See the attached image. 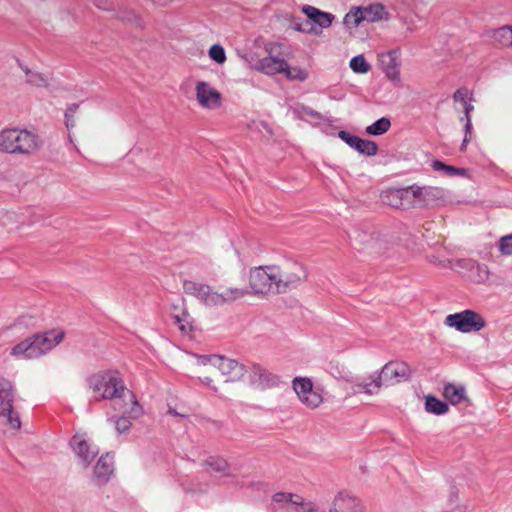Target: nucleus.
Returning <instances> with one entry per match:
<instances>
[{
    "label": "nucleus",
    "instance_id": "c85d7f7f",
    "mask_svg": "<svg viewBox=\"0 0 512 512\" xmlns=\"http://www.w3.org/2000/svg\"><path fill=\"white\" fill-rule=\"evenodd\" d=\"M380 199L382 203L393 208L401 209V202L398 188H388L381 192Z\"/></svg>",
    "mask_w": 512,
    "mask_h": 512
},
{
    "label": "nucleus",
    "instance_id": "72a5a7b5",
    "mask_svg": "<svg viewBox=\"0 0 512 512\" xmlns=\"http://www.w3.org/2000/svg\"><path fill=\"white\" fill-rule=\"evenodd\" d=\"M283 74L288 80H297L300 82L305 81L309 77V72L306 69L300 67H290L286 62V67L283 70Z\"/></svg>",
    "mask_w": 512,
    "mask_h": 512
},
{
    "label": "nucleus",
    "instance_id": "6ab92c4d",
    "mask_svg": "<svg viewBox=\"0 0 512 512\" xmlns=\"http://www.w3.org/2000/svg\"><path fill=\"white\" fill-rule=\"evenodd\" d=\"M31 337L36 349H40L42 347L51 349L63 341L65 332L62 329L57 328L34 334Z\"/></svg>",
    "mask_w": 512,
    "mask_h": 512
},
{
    "label": "nucleus",
    "instance_id": "a211bd4d",
    "mask_svg": "<svg viewBox=\"0 0 512 512\" xmlns=\"http://www.w3.org/2000/svg\"><path fill=\"white\" fill-rule=\"evenodd\" d=\"M338 136L347 145L354 148L358 152L367 156H373L377 153L378 146L374 141L361 139L357 136L351 135L346 131H340Z\"/></svg>",
    "mask_w": 512,
    "mask_h": 512
},
{
    "label": "nucleus",
    "instance_id": "dca6fc26",
    "mask_svg": "<svg viewBox=\"0 0 512 512\" xmlns=\"http://www.w3.org/2000/svg\"><path fill=\"white\" fill-rule=\"evenodd\" d=\"M115 471V456L107 452L102 454L96 461L93 467L92 477L99 483H106L114 476Z\"/></svg>",
    "mask_w": 512,
    "mask_h": 512
},
{
    "label": "nucleus",
    "instance_id": "c756f323",
    "mask_svg": "<svg viewBox=\"0 0 512 512\" xmlns=\"http://www.w3.org/2000/svg\"><path fill=\"white\" fill-rule=\"evenodd\" d=\"M365 21L363 7L352 8L344 17V24L348 28H356Z\"/></svg>",
    "mask_w": 512,
    "mask_h": 512
},
{
    "label": "nucleus",
    "instance_id": "49530a36",
    "mask_svg": "<svg viewBox=\"0 0 512 512\" xmlns=\"http://www.w3.org/2000/svg\"><path fill=\"white\" fill-rule=\"evenodd\" d=\"M432 168L435 171H444L448 176H455L456 167L447 165L439 160L432 162Z\"/></svg>",
    "mask_w": 512,
    "mask_h": 512
},
{
    "label": "nucleus",
    "instance_id": "6e6552de",
    "mask_svg": "<svg viewBox=\"0 0 512 512\" xmlns=\"http://www.w3.org/2000/svg\"><path fill=\"white\" fill-rule=\"evenodd\" d=\"M292 388L300 403L308 409L315 410L324 402L323 390L315 388L308 377H295L292 380Z\"/></svg>",
    "mask_w": 512,
    "mask_h": 512
},
{
    "label": "nucleus",
    "instance_id": "603ef678",
    "mask_svg": "<svg viewBox=\"0 0 512 512\" xmlns=\"http://www.w3.org/2000/svg\"><path fill=\"white\" fill-rule=\"evenodd\" d=\"M295 29L298 30V31H302V32H307V33H312L313 32V27L311 26L310 28H306L302 25H296L295 26Z\"/></svg>",
    "mask_w": 512,
    "mask_h": 512
},
{
    "label": "nucleus",
    "instance_id": "4468645a",
    "mask_svg": "<svg viewBox=\"0 0 512 512\" xmlns=\"http://www.w3.org/2000/svg\"><path fill=\"white\" fill-rule=\"evenodd\" d=\"M328 512H365V508L359 498L342 491L334 496Z\"/></svg>",
    "mask_w": 512,
    "mask_h": 512
},
{
    "label": "nucleus",
    "instance_id": "37998d69",
    "mask_svg": "<svg viewBox=\"0 0 512 512\" xmlns=\"http://www.w3.org/2000/svg\"><path fill=\"white\" fill-rule=\"evenodd\" d=\"M498 250L502 256L512 255V233L499 239Z\"/></svg>",
    "mask_w": 512,
    "mask_h": 512
},
{
    "label": "nucleus",
    "instance_id": "4c0bfd02",
    "mask_svg": "<svg viewBox=\"0 0 512 512\" xmlns=\"http://www.w3.org/2000/svg\"><path fill=\"white\" fill-rule=\"evenodd\" d=\"M350 68L355 73L365 74L371 69V66L367 63L363 55H357L350 60Z\"/></svg>",
    "mask_w": 512,
    "mask_h": 512
},
{
    "label": "nucleus",
    "instance_id": "0eeeda50",
    "mask_svg": "<svg viewBox=\"0 0 512 512\" xmlns=\"http://www.w3.org/2000/svg\"><path fill=\"white\" fill-rule=\"evenodd\" d=\"M0 417L5 419L10 429H20V417L14 408V386L12 381L5 377H0Z\"/></svg>",
    "mask_w": 512,
    "mask_h": 512
},
{
    "label": "nucleus",
    "instance_id": "6e6d98bb",
    "mask_svg": "<svg viewBox=\"0 0 512 512\" xmlns=\"http://www.w3.org/2000/svg\"><path fill=\"white\" fill-rule=\"evenodd\" d=\"M133 151H134V153H136L138 151L141 152L142 150H141V148L137 147V145H135L133 148Z\"/></svg>",
    "mask_w": 512,
    "mask_h": 512
},
{
    "label": "nucleus",
    "instance_id": "58836bf2",
    "mask_svg": "<svg viewBox=\"0 0 512 512\" xmlns=\"http://www.w3.org/2000/svg\"><path fill=\"white\" fill-rule=\"evenodd\" d=\"M399 197L401 202V209L407 210L414 208L413 206V187L412 185L406 188H398Z\"/></svg>",
    "mask_w": 512,
    "mask_h": 512
},
{
    "label": "nucleus",
    "instance_id": "79ce46f5",
    "mask_svg": "<svg viewBox=\"0 0 512 512\" xmlns=\"http://www.w3.org/2000/svg\"><path fill=\"white\" fill-rule=\"evenodd\" d=\"M460 121L464 123V130H465L464 139H463L460 149L462 151H465L466 146L470 142L471 135H472L471 114H464V116L460 117Z\"/></svg>",
    "mask_w": 512,
    "mask_h": 512
},
{
    "label": "nucleus",
    "instance_id": "1a4fd4ad",
    "mask_svg": "<svg viewBox=\"0 0 512 512\" xmlns=\"http://www.w3.org/2000/svg\"><path fill=\"white\" fill-rule=\"evenodd\" d=\"M445 325L453 327L462 333L480 331L486 325L485 319L473 310H464L458 313L446 316Z\"/></svg>",
    "mask_w": 512,
    "mask_h": 512
},
{
    "label": "nucleus",
    "instance_id": "4be33fe9",
    "mask_svg": "<svg viewBox=\"0 0 512 512\" xmlns=\"http://www.w3.org/2000/svg\"><path fill=\"white\" fill-rule=\"evenodd\" d=\"M302 11L310 20L322 28L330 27L335 18L333 14L321 11L310 5L303 6Z\"/></svg>",
    "mask_w": 512,
    "mask_h": 512
},
{
    "label": "nucleus",
    "instance_id": "39448f33",
    "mask_svg": "<svg viewBox=\"0 0 512 512\" xmlns=\"http://www.w3.org/2000/svg\"><path fill=\"white\" fill-rule=\"evenodd\" d=\"M90 389L100 399H116L124 395L125 383L115 370L95 374L90 380Z\"/></svg>",
    "mask_w": 512,
    "mask_h": 512
},
{
    "label": "nucleus",
    "instance_id": "9b49d317",
    "mask_svg": "<svg viewBox=\"0 0 512 512\" xmlns=\"http://www.w3.org/2000/svg\"><path fill=\"white\" fill-rule=\"evenodd\" d=\"M197 363L201 367L198 372V377L203 384L215 391L220 385L224 384L220 369H218L217 363L213 360V355L200 356L198 357Z\"/></svg>",
    "mask_w": 512,
    "mask_h": 512
},
{
    "label": "nucleus",
    "instance_id": "f8f14e48",
    "mask_svg": "<svg viewBox=\"0 0 512 512\" xmlns=\"http://www.w3.org/2000/svg\"><path fill=\"white\" fill-rule=\"evenodd\" d=\"M213 360L217 363L218 369H220L224 384L240 381L244 377L246 372L245 366L236 360L219 355H213Z\"/></svg>",
    "mask_w": 512,
    "mask_h": 512
},
{
    "label": "nucleus",
    "instance_id": "a19ab883",
    "mask_svg": "<svg viewBox=\"0 0 512 512\" xmlns=\"http://www.w3.org/2000/svg\"><path fill=\"white\" fill-rule=\"evenodd\" d=\"M208 55L217 64H223L227 59L224 48L219 44L212 45L208 50Z\"/></svg>",
    "mask_w": 512,
    "mask_h": 512
},
{
    "label": "nucleus",
    "instance_id": "f3484780",
    "mask_svg": "<svg viewBox=\"0 0 512 512\" xmlns=\"http://www.w3.org/2000/svg\"><path fill=\"white\" fill-rule=\"evenodd\" d=\"M401 241L400 233L395 230H377L374 253L383 254L395 249Z\"/></svg>",
    "mask_w": 512,
    "mask_h": 512
},
{
    "label": "nucleus",
    "instance_id": "09e8293b",
    "mask_svg": "<svg viewBox=\"0 0 512 512\" xmlns=\"http://www.w3.org/2000/svg\"><path fill=\"white\" fill-rule=\"evenodd\" d=\"M295 494L286 492H277L273 495L272 499L276 503H290L292 504Z\"/></svg>",
    "mask_w": 512,
    "mask_h": 512
},
{
    "label": "nucleus",
    "instance_id": "5701e85b",
    "mask_svg": "<svg viewBox=\"0 0 512 512\" xmlns=\"http://www.w3.org/2000/svg\"><path fill=\"white\" fill-rule=\"evenodd\" d=\"M202 466L210 472L219 473L224 476L229 475L230 464L229 462L222 456L219 455H211L208 456L202 462Z\"/></svg>",
    "mask_w": 512,
    "mask_h": 512
},
{
    "label": "nucleus",
    "instance_id": "864d4df0",
    "mask_svg": "<svg viewBox=\"0 0 512 512\" xmlns=\"http://www.w3.org/2000/svg\"><path fill=\"white\" fill-rule=\"evenodd\" d=\"M455 175L466 176V169H464V168H456Z\"/></svg>",
    "mask_w": 512,
    "mask_h": 512
},
{
    "label": "nucleus",
    "instance_id": "f704fd0d",
    "mask_svg": "<svg viewBox=\"0 0 512 512\" xmlns=\"http://www.w3.org/2000/svg\"><path fill=\"white\" fill-rule=\"evenodd\" d=\"M390 126H391L390 120L386 117H383V118L378 119L376 122H374L370 126H368L366 128V132L369 135H374V136L382 135L389 130Z\"/></svg>",
    "mask_w": 512,
    "mask_h": 512
},
{
    "label": "nucleus",
    "instance_id": "412c9836",
    "mask_svg": "<svg viewBox=\"0 0 512 512\" xmlns=\"http://www.w3.org/2000/svg\"><path fill=\"white\" fill-rule=\"evenodd\" d=\"M382 70L386 77L392 82H400L399 62L393 52H388L381 59Z\"/></svg>",
    "mask_w": 512,
    "mask_h": 512
},
{
    "label": "nucleus",
    "instance_id": "c9c22d12",
    "mask_svg": "<svg viewBox=\"0 0 512 512\" xmlns=\"http://www.w3.org/2000/svg\"><path fill=\"white\" fill-rule=\"evenodd\" d=\"M264 270L266 271V275L268 277V282L273 285V295L284 293L282 287L278 286V273L275 267V264L263 265Z\"/></svg>",
    "mask_w": 512,
    "mask_h": 512
},
{
    "label": "nucleus",
    "instance_id": "9d476101",
    "mask_svg": "<svg viewBox=\"0 0 512 512\" xmlns=\"http://www.w3.org/2000/svg\"><path fill=\"white\" fill-rule=\"evenodd\" d=\"M195 93L197 103L203 109L216 110L222 106V94L207 81L196 82Z\"/></svg>",
    "mask_w": 512,
    "mask_h": 512
},
{
    "label": "nucleus",
    "instance_id": "f03ea898",
    "mask_svg": "<svg viewBox=\"0 0 512 512\" xmlns=\"http://www.w3.org/2000/svg\"><path fill=\"white\" fill-rule=\"evenodd\" d=\"M183 292L196 298L206 307H220L232 304L246 298L250 290L244 286H218L214 287L207 283L185 279L182 283Z\"/></svg>",
    "mask_w": 512,
    "mask_h": 512
},
{
    "label": "nucleus",
    "instance_id": "2eb2a0df",
    "mask_svg": "<svg viewBox=\"0 0 512 512\" xmlns=\"http://www.w3.org/2000/svg\"><path fill=\"white\" fill-rule=\"evenodd\" d=\"M413 187V206L414 208H426L433 205L437 200L443 196L441 188L433 186H418Z\"/></svg>",
    "mask_w": 512,
    "mask_h": 512
},
{
    "label": "nucleus",
    "instance_id": "bb28decb",
    "mask_svg": "<svg viewBox=\"0 0 512 512\" xmlns=\"http://www.w3.org/2000/svg\"><path fill=\"white\" fill-rule=\"evenodd\" d=\"M23 81L33 88L46 86V78L37 72L30 70L27 66H20Z\"/></svg>",
    "mask_w": 512,
    "mask_h": 512
},
{
    "label": "nucleus",
    "instance_id": "aec40b11",
    "mask_svg": "<svg viewBox=\"0 0 512 512\" xmlns=\"http://www.w3.org/2000/svg\"><path fill=\"white\" fill-rule=\"evenodd\" d=\"M285 67L286 61L284 59L267 56L258 62L256 70L267 75H275L278 73H283Z\"/></svg>",
    "mask_w": 512,
    "mask_h": 512
},
{
    "label": "nucleus",
    "instance_id": "423d86ee",
    "mask_svg": "<svg viewBox=\"0 0 512 512\" xmlns=\"http://www.w3.org/2000/svg\"><path fill=\"white\" fill-rule=\"evenodd\" d=\"M278 273V286L282 287L283 292L298 287L307 279V270L305 266L293 259H285L275 264Z\"/></svg>",
    "mask_w": 512,
    "mask_h": 512
},
{
    "label": "nucleus",
    "instance_id": "ea45409f",
    "mask_svg": "<svg viewBox=\"0 0 512 512\" xmlns=\"http://www.w3.org/2000/svg\"><path fill=\"white\" fill-rule=\"evenodd\" d=\"M468 91L466 89H458L453 98L456 102H460L462 104L463 113L471 114L474 110V106L467 100Z\"/></svg>",
    "mask_w": 512,
    "mask_h": 512
},
{
    "label": "nucleus",
    "instance_id": "4d7b16f0",
    "mask_svg": "<svg viewBox=\"0 0 512 512\" xmlns=\"http://www.w3.org/2000/svg\"><path fill=\"white\" fill-rule=\"evenodd\" d=\"M231 256H232V258H233V259H236V258H237V257H236V255H235V253H231Z\"/></svg>",
    "mask_w": 512,
    "mask_h": 512
},
{
    "label": "nucleus",
    "instance_id": "7c9ffc66",
    "mask_svg": "<svg viewBox=\"0 0 512 512\" xmlns=\"http://www.w3.org/2000/svg\"><path fill=\"white\" fill-rule=\"evenodd\" d=\"M76 452H77V455L79 456V458L85 463V464H88L90 463L94 457L96 456L97 454V449L96 447L90 445L89 443H87L86 441H81L78 443L77 445V449H76Z\"/></svg>",
    "mask_w": 512,
    "mask_h": 512
},
{
    "label": "nucleus",
    "instance_id": "cd10ccee",
    "mask_svg": "<svg viewBox=\"0 0 512 512\" xmlns=\"http://www.w3.org/2000/svg\"><path fill=\"white\" fill-rule=\"evenodd\" d=\"M35 349V344L30 336L14 345L10 353L15 358H23L29 356L31 351Z\"/></svg>",
    "mask_w": 512,
    "mask_h": 512
},
{
    "label": "nucleus",
    "instance_id": "a878e982",
    "mask_svg": "<svg viewBox=\"0 0 512 512\" xmlns=\"http://www.w3.org/2000/svg\"><path fill=\"white\" fill-rule=\"evenodd\" d=\"M365 21L377 22L388 19V12L382 4H372L363 7Z\"/></svg>",
    "mask_w": 512,
    "mask_h": 512
},
{
    "label": "nucleus",
    "instance_id": "3c124183",
    "mask_svg": "<svg viewBox=\"0 0 512 512\" xmlns=\"http://www.w3.org/2000/svg\"><path fill=\"white\" fill-rule=\"evenodd\" d=\"M127 420L125 417H120L117 421H116V427H117V430L120 432V433H123L126 431L127 429Z\"/></svg>",
    "mask_w": 512,
    "mask_h": 512
},
{
    "label": "nucleus",
    "instance_id": "b1692460",
    "mask_svg": "<svg viewBox=\"0 0 512 512\" xmlns=\"http://www.w3.org/2000/svg\"><path fill=\"white\" fill-rule=\"evenodd\" d=\"M377 230H364L356 231L354 240L364 252L374 253L375 251V238Z\"/></svg>",
    "mask_w": 512,
    "mask_h": 512
},
{
    "label": "nucleus",
    "instance_id": "c03bdc74",
    "mask_svg": "<svg viewBox=\"0 0 512 512\" xmlns=\"http://www.w3.org/2000/svg\"><path fill=\"white\" fill-rule=\"evenodd\" d=\"M189 314L183 313L182 316H174V321L178 325L181 332L188 334L193 330V326L189 321Z\"/></svg>",
    "mask_w": 512,
    "mask_h": 512
},
{
    "label": "nucleus",
    "instance_id": "f257e3e1",
    "mask_svg": "<svg viewBox=\"0 0 512 512\" xmlns=\"http://www.w3.org/2000/svg\"><path fill=\"white\" fill-rule=\"evenodd\" d=\"M64 117L68 139L77 149L98 142L102 123L92 111L72 105Z\"/></svg>",
    "mask_w": 512,
    "mask_h": 512
},
{
    "label": "nucleus",
    "instance_id": "7ed1b4c3",
    "mask_svg": "<svg viewBox=\"0 0 512 512\" xmlns=\"http://www.w3.org/2000/svg\"><path fill=\"white\" fill-rule=\"evenodd\" d=\"M412 369L403 360L395 359L387 362L377 376L357 380L353 384L354 393L367 395L377 394L383 386H395L411 378Z\"/></svg>",
    "mask_w": 512,
    "mask_h": 512
},
{
    "label": "nucleus",
    "instance_id": "473e14b6",
    "mask_svg": "<svg viewBox=\"0 0 512 512\" xmlns=\"http://www.w3.org/2000/svg\"><path fill=\"white\" fill-rule=\"evenodd\" d=\"M425 408L428 412L434 413L437 415L445 414L448 411V406L446 403L438 400L433 396H427L425 401Z\"/></svg>",
    "mask_w": 512,
    "mask_h": 512
},
{
    "label": "nucleus",
    "instance_id": "a18cd8bd",
    "mask_svg": "<svg viewBox=\"0 0 512 512\" xmlns=\"http://www.w3.org/2000/svg\"><path fill=\"white\" fill-rule=\"evenodd\" d=\"M253 371L261 384H270L275 382V376L268 372L266 369L259 366H254Z\"/></svg>",
    "mask_w": 512,
    "mask_h": 512
},
{
    "label": "nucleus",
    "instance_id": "e433bc0d",
    "mask_svg": "<svg viewBox=\"0 0 512 512\" xmlns=\"http://www.w3.org/2000/svg\"><path fill=\"white\" fill-rule=\"evenodd\" d=\"M495 39L503 46L512 47V27L504 26L495 31Z\"/></svg>",
    "mask_w": 512,
    "mask_h": 512
},
{
    "label": "nucleus",
    "instance_id": "2f4dec72",
    "mask_svg": "<svg viewBox=\"0 0 512 512\" xmlns=\"http://www.w3.org/2000/svg\"><path fill=\"white\" fill-rule=\"evenodd\" d=\"M292 505L295 507L296 512H317L319 510L315 502L307 500L298 494H295Z\"/></svg>",
    "mask_w": 512,
    "mask_h": 512
},
{
    "label": "nucleus",
    "instance_id": "ddd939ff",
    "mask_svg": "<svg viewBox=\"0 0 512 512\" xmlns=\"http://www.w3.org/2000/svg\"><path fill=\"white\" fill-rule=\"evenodd\" d=\"M248 283L250 292L256 296L266 297L273 295V285L268 282L264 266H256L249 269Z\"/></svg>",
    "mask_w": 512,
    "mask_h": 512
},
{
    "label": "nucleus",
    "instance_id": "393cba45",
    "mask_svg": "<svg viewBox=\"0 0 512 512\" xmlns=\"http://www.w3.org/2000/svg\"><path fill=\"white\" fill-rule=\"evenodd\" d=\"M443 396L452 405H457L466 399V391L463 386L447 384L444 387Z\"/></svg>",
    "mask_w": 512,
    "mask_h": 512
},
{
    "label": "nucleus",
    "instance_id": "20e7f679",
    "mask_svg": "<svg viewBox=\"0 0 512 512\" xmlns=\"http://www.w3.org/2000/svg\"><path fill=\"white\" fill-rule=\"evenodd\" d=\"M40 146L38 137L26 129L4 128L0 130V152L29 155Z\"/></svg>",
    "mask_w": 512,
    "mask_h": 512
},
{
    "label": "nucleus",
    "instance_id": "8fccbe9b",
    "mask_svg": "<svg viewBox=\"0 0 512 512\" xmlns=\"http://www.w3.org/2000/svg\"><path fill=\"white\" fill-rule=\"evenodd\" d=\"M476 273H477V281L478 282H485L489 278V268L485 264H477L476 267Z\"/></svg>",
    "mask_w": 512,
    "mask_h": 512
},
{
    "label": "nucleus",
    "instance_id": "de8ad7c7",
    "mask_svg": "<svg viewBox=\"0 0 512 512\" xmlns=\"http://www.w3.org/2000/svg\"><path fill=\"white\" fill-rule=\"evenodd\" d=\"M130 419H137L143 415V408L140 406L138 401L135 400V397H130Z\"/></svg>",
    "mask_w": 512,
    "mask_h": 512
},
{
    "label": "nucleus",
    "instance_id": "5fc2aeb1",
    "mask_svg": "<svg viewBox=\"0 0 512 512\" xmlns=\"http://www.w3.org/2000/svg\"><path fill=\"white\" fill-rule=\"evenodd\" d=\"M228 266H229V263H227L224 258L220 260V264H219L220 268H227Z\"/></svg>",
    "mask_w": 512,
    "mask_h": 512
}]
</instances>
